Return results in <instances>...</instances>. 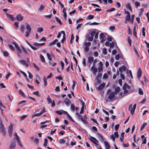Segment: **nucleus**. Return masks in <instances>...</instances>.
Wrapping results in <instances>:
<instances>
[{"label": "nucleus", "mask_w": 149, "mask_h": 149, "mask_svg": "<svg viewBox=\"0 0 149 149\" xmlns=\"http://www.w3.org/2000/svg\"><path fill=\"white\" fill-rule=\"evenodd\" d=\"M0 132L2 133L4 136H5L6 135V128L4 126L2 119L1 118H0Z\"/></svg>", "instance_id": "1"}, {"label": "nucleus", "mask_w": 149, "mask_h": 149, "mask_svg": "<svg viewBox=\"0 0 149 149\" xmlns=\"http://www.w3.org/2000/svg\"><path fill=\"white\" fill-rule=\"evenodd\" d=\"M136 104H134L132 108V104L130 105L129 107L128 110L130 111V113L131 114L133 115L134 113L135 109L136 107Z\"/></svg>", "instance_id": "2"}, {"label": "nucleus", "mask_w": 149, "mask_h": 149, "mask_svg": "<svg viewBox=\"0 0 149 149\" xmlns=\"http://www.w3.org/2000/svg\"><path fill=\"white\" fill-rule=\"evenodd\" d=\"M13 124L12 123H10V125L8 127V134L10 137H11L12 136L13 132Z\"/></svg>", "instance_id": "3"}, {"label": "nucleus", "mask_w": 149, "mask_h": 149, "mask_svg": "<svg viewBox=\"0 0 149 149\" xmlns=\"http://www.w3.org/2000/svg\"><path fill=\"white\" fill-rule=\"evenodd\" d=\"M91 45V43L90 42H85V47H84V49L86 52H88L89 50V46H90Z\"/></svg>", "instance_id": "4"}, {"label": "nucleus", "mask_w": 149, "mask_h": 149, "mask_svg": "<svg viewBox=\"0 0 149 149\" xmlns=\"http://www.w3.org/2000/svg\"><path fill=\"white\" fill-rule=\"evenodd\" d=\"M12 43L15 45V47L18 51V52L21 53L22 52V50L18 45L16 43L13 41L12 42Z\"/></svg>", "instance_id": "5"}, {"label": "nucleus", "mask_w": 149, "mask_h": 149, "mask_svg": "<svg viewBox=\"0 0 149 149\" xmlns=\"http://www.w3.org/2000/svg\"><path fill=\"white\" fill-rule=\"evenodd\" d=\"M115 97V93L114 92H111L109 96H108V98L110 99L111 101H113V99Z\"/></svg>", "instance_id": "6"}, {"label": "nucleus", "mask_w": 149, "mask_h": 149, "mask_svg": "<svg viewBox=\"0 0 149 149\" xmlns=\"http://www.w3.org/2000/svg\"><path fill=\"white\" fill-rule=\"evenodd\" d=\"M142 73V71L141 70V69L140 68H139L138 72H137V77L138 79H139L140 77L141 76V74Z\"/></svg>", "instance_id": "7"}, {"label": "nucleus", "mask_w": 149, "mask_h": 149, "mask_svg": "<svg viewBox=\"0 0 149 149\" xmlns=\"http://www.w3.org/2000/svg\"><path fill=\"white\" fill-rule=\"evenodd\" d=\"M23 17L20 14H18L16 17V19L18 21H21L23 20Z\"/></svg>", "instance_id": "8"}, {"label": "nucleus", "mask_w": 149, "mask_h": 149, "mask_svg": "<svg viewBox=\"0 0 149 149\" xmlns=\"http://www.w3.org/2000/svg\"><path fill=\"white\" fill-rule=\"evenodd\" d=\"M19 62L22 64L25 65V66L27 67H28L29 66V64L26 63V61L25 60H20L19 61Z\"/></svg>", "instance_id": "9"}, {"label": "nucleus", "mask_w": 149, "mask_h": 149, "mask_svg": "<svg viewBox=\"0 0 149 149\" xmlns=\"http://www.w3.org/2000/svg\"><path fill=\"white\" fill-rule=\"evenodd\" d=\"M91 69L92 70H93V73L95 75L97 71V68L95 67V65H93V66L91 67Z\"/></svg>", "instance_id": "10"}, {"label": "nucleus", "mask_w": 149, "mask_h": 149, "mask_svg": "<svg viewBox=\"0 0 149 149\" xmlns=\"http://www.w3.org/2000/svg\"><path fill=\"white\" fill-rule=\"evenodd\" d=\"M105 84L104 83H103L96 88L97 90H102L105 86Z\"/></svg>", "instance_id": "11"}, {"label": "nucleus", "mask_w": 149, "mask_h": 149, "mask_svg": "<svg viewBox=\"0 0 149 149\" xmlns=\"http://www.w3.org/2000/svg\"><path fill=\"white\" fill-rule=\"evenodd\" d=\"M126 67L125 65H123L119 68V71L122 72L123 71H125L126 69Z\"/></svg>", "instance_id": "12"}, {"label": "nucleus", "mask_w": 149, "mask_h": 149, "mask_svg": "<svg viewBox=\"0 0 149 149\" xmlns=\"http://www.w3.org/2000/svg\"><path fill=\"white\" fill-rule=\"evenodd\" d=\"M75 115H76V117L79 120H81V119L83 118L81 115L79 114L78 112H76L75 113Z\"/></svg>", "instance_id": "13"}, {"label": "nucleus", "mask_w": 149, "mask_h": 149, "mask_svg": "<svg viewBox=\"0 0 149 149\" xmlns=\"http://www.w3.org/2000/svg\"><path fill=\"white\" fill-rule=\"evenodd\" d=\"M15 143L16 142L15 141L11 143L9 149H13V148H15L16 146Z\"/></svg>", "instance_id": "14"}, {"label": "nucleus", "mask_w": 149, "mask_h": 149, "mask_svg": "<svg viewBox=\"0 0 149 149\" xmlns=\"http://www.w3.org/2000/svg\"><path fill=\"white\" fill-rule=\"evenodd\" d=\"M64 102L67 106H69L71 103V102L70 100L67 98L65 99Z\"/></svg>", "instance_id": "15"}, {"label": "nucleus", "mask_w": 149, "mask_h": 149, "mask_svg": "<svg viewBox=\"0 0 149 149\" xmlns=\"http://www.w3.org/2000/svg\"><path fill=\"white\" fill-rule=\"evenodd\" d=\"M127 88L128 89H129L131 88V87L129 85L125 83L124 85H123V89H126Z\"/></svg>", "instance_id": "16"}, {"label": "nucleus", "mask_w": 149, "mask_h": 149, "mask_svg": "<svg viewBox=\"0 0 149 149\" xmlns=\"http://www.w3.org/2000/svg\"><path fill=\"white\" fill-rule=\"evenodd\" d=\"M7 17L10 19L12 21H14L15 20V18L12 15L9 14L8 13L6 14Z\"/></svg>", "instance_id": "17"}, {"label": "nucleus", "mask_w": 149, "mask_h": 149, "mask_svg": "<svg viewBox=\"0 0 149 149\" xmlns=\"http://www.w3.org/2000/svg\"><path fill=\"white\" fill-rule=\"evenodd\" d=\"M126 7L131 12L132 11V7L130 6V3H128L126 5Z\"/></svg>", "instance_id": "18"}, {"label": "nucleus", "mask_w": 149, "mask_h": 149, "mask_svg": "<svg viewBox=\"0 0 149 149\" xmlns=\"http://www.w3.org/2000/svg\"><path fill=\"white\" fill-rule=\"evenodd\" d=\"M93 60L94 58L93 57L90 56L88 57V61L89 63H91L93 61Z\"/></svg>", "instance_id": "19"}, {"label": "nucleus", "mask_w": 149, "mask_h": 149, "mask_svg": "<svg viewBox=\"0 0 149 149\" xmlns=\"http://www.w3.org/2000/svg\"><path fill=\"white\" fill-rule=\"evenodd\" d=\"M17 143H18V144L20 146L21 148H22L23 147V145L21 143V142L20 141V139L19 137H17Z\"/></svg>", "instance_id": "20"}, {"label": "nucleus", "mask_w": 149, "mask_h": 149, "mask_svg": "<svg viewBox=\"0 0 149 149\" xmlns=\"http://www.w3.org/2000/svg\"><path fill=\"white\" fill-rule=\"evenodd\" d=\"M95 139V138L94 137H93L92 136H90V138H89V139H90V140L92 142L94 143L95 144L98 145V144L96 143V142H95L94 140Z\"/></svg>", "instance_id": "21"}, {"label": "nucleus", "mask_w": 149, "mask_h": 149, "mask_svg": "<svg viewBox=\"0 0 149 149\" xmlns=\"http://www.w3.org/2000/svg\"><path fill=\"white\" fill-rule=\"evenodd\" d=\"M97 134L100 140H102V141L103 140V137L99 133H97Z\"/></svg>", "instance_id": "22"}, {"label": "nucleus", "mask_w": 149, "mask_h": 149, "mask_svg": "<svg viewBox=\"0 0 149 149\" xmlns=\"http://www.w3.org/2000/svg\"><path fill=\"white\" fill-rule=\"evenodd\" d=\"M58 40L57 39H56L54 40L52 42L50 43L49 44V46H51L52 45L55 44L56 43V42H58Z\"/></svg>", "instance_id": "23"}, {"label": "nucleus", "mask_w": 149, "mask_h": 149, "mask_svg": "<svg viewBox=\"0 0 149 149\" xmlns=\"http://www.w3.org/2000/svg\"><path fill=\"white\" fill-rule=\"evenodd\" d=\"M26 29L28 31H29V32L31 31V28L30 25L29 24H27L26 26Z\"/></svg>", "instance_id": "24"}, {"label": "nucleus", "mask_w": 149, "mask_h": 149, "mask_svg": "<svg viewBox=\"0 0 149 149\" xmlns=\"http://www.w3.org/2000/svg\"><path fill=\"white\" fill-rule=\"evenodd\" d=\"M97 80V81L95 83V86L97 85L98 84L101 83V81L99 79H96Z\"/></svg>", "instance_id": "25"}, {"label": "nucleus", "mask_w": 149, "mask_h": 149, "mask_svg": "<svg viewBox=\"0 0 149 149\" xmlns=\"http://www.w3.org/2000/svg\"><path fill=\"white\" fill-rule=\"evenodd\" d=\"M68 118L72 122H73L75 123H76L75 122V121L73 120V119L70 116L69 114H68L67 116Z\"/></svg>", "instance_id": "26"}, {"label": "nucleus", "mask_w": 149, "mask_h": 149, "mask_svg": "<svg viewBox=\"0 0 149 149\" xmlns=\"http://www.w3.org/2000/svg\"><path fill=\"white\" fill-rule=\"evenodd\" d=\"M56 20V21L60 24H62V22H61V20L59 19V18L56 17H55Z\"/></svg>", "instance_id": "27"}, {"label": "nucleus", "mask_w": 149, "mask_h": 149, "mask_svg": "<svg viewBox=\"0 0 149 149\" xmlns=\"http://www.w3.org/2000/svg\"><path fill=\"white\" fill-rule=\"evenodd\" d=\"M104 144L105 146L106 147V148H110V146L109 145V144L106 141H104Z\"/></svg>", "instance_id": "28"}, {"label": "nucleus", "mask_w": 149, "mask_h": 149, "mask_svg": "<svg viewBox=\"0 0 149 149\" xmlns=\"http://www.w3.org/2000/svg\"><path fill=\"white\" fill-rule=\"evenodd\" d=\"M8 46L9 47L10 49L12 51H14L15 50V49L14 47L11 44H9Z\"/></svg>", "instance_id": "29"}, {"label": "nucleus", "mask_w": 149, "mask_h": 149, "mask_svg": "<svg viewBox=\"0 0 149 149\" xmlns=\"http://www.w3.org/2000/svg\"><path fill=\"white\" fill-rule=\"evenodd\" d=\"M33 94L35 95L38 97H40V95L39 94V91H37L35 92H33L32 93Z\"/></svg>", "instance_id": "30"}, {"label": "nucleus", "mask_w": 149, "mask_h": 149, "mask_svg": "<svg viewBox=\"0 0 149 149\" xmlns=\"http://www.w3.org/2000/svg\"><path fill=\"white\" fill-rule=\"evenodd\" d=\"M47 100L49 104H50L51 102H52V100L50 98L49 95L48 96V97L47 98Z\"/></svg>", "instance_id": "31"}, {"label": "nucleus", "mask_w": 149, "mask_h": 149, "mask_svg": "<svg viewBox=\"0 0 149 149\" xmlns=\"http://www.w3.org/2000/svg\"><path fill=\"white\" fill-rule=\"evenodd\" d=\"M120 91V88L119 87H116L115 88V93H117L118 92Z\"/></svg>", "instance_id": "32"}, {"label": "nucleus", "mask_w": 149, "mask_h": 149, "mask_svg": "<svg viewBox=\"0 0 149 149\" xmlns=\"http://www.w3.org/2000/svg\"><path fill=\"white\" fill-rule=\"evenodd\" d=\"M44 8L45 6L42 5H41L40 8L38 9V10L40 11H42Z\"/></svg>", "instance_id": "33"}, {"label": "nucleus", "mask_w": 149, "mask_h": 149, "mask_svg": "<svg viewBox=\"0 0 149 149\" xmlns=\"http://www.w3.org/2000/svg\"><path fill=\"white\" fill-rule=\"evenodd\" d=\"M102 74L101 73H100L97 74V76L96 77V79H99L101 78L102 77Z\"/></svg>", "instance_id": "34"}, {"label": "nucleus", "mask_w": 149, "mask_h": 149, "mask_svg": "<svg viewBox=\"0 0 149 149\" xmlns=\"http://www.w3.org/2000/svg\"><path fill=\"white\" fill-rule=\"evenodd\" d=\"M139 93L141 95H143V92L142 89L140 88H139Z\"/></svg>", "instance_id": "35"}, {"label": "nucleus", "mask_w": 149, "mask_h": 149, "mask_svg": "<svg viewBox=\"0 0 149 149\" xmlns=\"http://www.w3.org/2000/svg\"><path fill=\"white\" fill-rule=\"evenodd\" d=\"M43 81L44 82V85L45 86H46L47 85V79L46 78V77H44L43 78Z\"/></svg>", "instance_id": "36"}, {"label": "nucleus", "mask_w": 149, "mask_h": 149, "mask_svg": "<svg viewBox=\"0 0 149 149\" xmlns=\"http://www.w3.org/2000/svg\"><path fill=\"white\" fill-rule=\"evenodd\" d=\"M40 58L41 61L42 62H45V58H44V57H43V56L42 54H41L40 55Z\"/></svg>", "instance_id": "37"}, {"label": "nucleus", "mask_w": 149, "mask_h": 149, "mask_svg": "<svg viewBox=\"0 0 149 149\" xmlns=\"http://www.w3.org/2000/svg\"><path fill=\"white\" fill-rule=\"evenodd\" d=\"M3 55L5 57H8V53L7 51L3 52Z\"/></svg>", "instance_id": "38"}, {"label": "nucleus", "mask_w": 149, "mask_h": 149, "mask_svg": "<svg viewBox=\"0 0 149 149\" xmlns=\"http://www.w3.org/2000/svg\"><path fill=\"white\" fill-rule=\"evenodd\" d=\"M94 15H89L88 16V17L87 18V19H93V18L94 17Z\"/></svg>", "instance_id": "39"}, {"label": "nucleus", "mask_w": 149, "mask_h": 149, "mask_svg": "<svg viewBox=\"0 0 149 149\" xmlns=\"http://www.w3.org/2000/svg\"><path fill=\"white\" fill-rule=\"evenodd\" d=\"M44 140L45 142L43 144V146L45 147H46L47 144L48 140L47 139H45Z\"/></svg>", "instance_id": "40"}, {"label": "nucleus", "mask_w": 149, "mask_h": 149, "mask_svg": "<svg viewBox=\"0 0 149 149\" xmlns=\"http://www.w3.org/2000/svg\"><path fill=\"white\" fill-rule=\"evenodd\" d=\"M75 107L74 105L73 104H72L71 105V110L73 111H74L75 110Z\"/></svg>", "instance_id": "41"}, {"label": "nucleus", "mask_w": 149, "mask_h": 149, "mask_svg": "<svg viewBox=\"0 0 149 149\" xmlns=\"http://www.w3.org/2000/svg\"><path fill=\"white\" fill-rule=\"evenodd\" d=\"M81 121L84 124H87L88 123V122L86 120V119L83 118V119H81Z\"/></svg>", "instance_id": "42"}, {"label": "nucleus", "mask_w": 149, "mask_h": 149, "mask_svg": "<svg viewBox=\"0 0 149 149\" xmlns=\"http://www.w3.org/2000/svg\"><path fill=\"white\" fill-rule=\"evenodd\" d=\"M126 20H127V21H129L130 20V15H127L125 18Z\"/></svg>", "instance_id": "43"}, {"label": "nucleus", "mask_w": 149, "mask_h": 149, "mask_svg": "<svg viewBox=\"0 0 149 149\" xmlns=\"http://www.w3.org/2000/svg\"><path fill=\"white\" fill-rule=\"evenodd\" d=\"M42 115V113H40V112L39 113L35 114H33L32 115V117H33L34 116H39Z\"/></svg>", "instance_id": "44"}, {"label": "nucleus", "mask_w": 149, "mask_h": 149, "mask_svg": "<svg viewBox=\"0 0 149 149\" xmlns=\"http://www.w3.org/2000/svg\"><path fill=\"white\" fill-rule=\"evenodd\" d=\"M43 31V29L42 28L39 27L37 29V31L41 33Z\"/></svg>", "instance_id": "45"}, {"label": "nucleus", "mask_w": 149, "mask_h": 149, "mask_svg": "<svg viewBox=\"0 0 149 149\" xmlns=\"http://www.w3.org/2000/svg\"><path fill=\"white\" fill-rule=\"evenodd\" d=\"M19 93H20V94L22 95L23 97H24L25 96V95L24 93L21 90V89H20L19 91Z\"/></svg>", "instance_id": "46"}, {"label": "nucleus", "mask_w": 149, "mask_h": 149, "mask_svg": "<svg viewBox=\"0 0 149 149\" xmlns=\"http://www.w3.org/2000/svg\"><path fill=\"white\" fill-rule=\"evenodd\" d=\"M147 124L146 123H144L143 124L141 127L140 130H141L143 129L144 127L146 126L147 125Z\"/></svg>", "instance_id": "47"}, {"label": "nucleus", "mask_w": 149, "mask_h": 149, "mask_svg": "<svg viewBox=\"0 0 149 149\" xmlns=\"http://www.w3.org/2000/svg\"><path fill=\"white\" fill-rule=\"evenodd\" d=\"M19 24V22H15L14 24V25H15V28L16 29H17L18 27H19V26H18V24Z\"/></svg>", "instance_id": "48"}, {"label": "nucleus", "mask_w": 149, "mask_h": 149, "mask_svg": "<svg viewBox=\"0 0 149 149\" xmlns=\"http://www.w3.org/2000/svg\"><path fill=\"white\" fill-rule=\"evenodd\" d=\"M24 27L23 24H22L20 28V30L22 32H24Z\"/></svg>", "instance_id": "49"}, {"label": "nucleus", "mask_w": 149, "mask_h": 149, "mask_svg": "<svg viewBox=\"0 0 149 149\" xmlns=\"http://www.w3.org/2000/svg\"><path fill=\"white\" fill-rule=\"evenodd\" d=\"M109 29L111 31H113L115 29V26H111L109 27Z\"/></svg>", "instance_id": "50"}, {"label": "nucleus", "mask_w": 149, "mask_h": 149, "mask_svg": "<svg viewBox=\"0 0 149 149\" xmlns=\"http://www.w3.org/2000/svg\"><path fill=\"white\" fill-rule=\"evenodd\" d=\"M74 37L73 34H72L71 35V37L70 41V42L71 43H73L72 40H73L74 39Z\"/></svg>", "instance_id": "51"}, {"label": "nucleus", "mask_w": 149, "mask_h": 149, "mask_svg": "<svg viewBox=\"0 0 149 149\" xmlns=\"http://www.w3.org/2000/svg\"><path fill=\"white\" fill-rule=\"evenodd\" d=\"M115 10V9L114 8H112L110 9H108L107 10V11L108 12H111Z\"/></svg>", "instance_id": "52"}, {"label": "nucleus", "mask_w": 149, "mask_h": 149, "mask_svg": "<svg viewBox=\"0 0 149 149\" xmlns=\"http://www.w3.org/2000/svg\"><path fill=\"white\" fill-rule=\"evenodd\" d=\"M127 41L130 45V46H131L132 40H131L130 39V36H129L128 37V38H127Z\"/></svg>", "instance_id": "53"}, {"label": "nucleus", "mask_w": 149, "mask_h": 149, "mask_svg": "<svg viewBox=\"0 0 149 149\" xmlns=\"http://www.w3.org/2000/svg\"><path fill=\"white\" fill-rule=\"evenodd\" d=\"M47 55L49 60L50 61H52V57L48 53H47Z\"/></svg>", "instance_id": "54"}, {"label": "nucleus", "mask_w": 149, "mask_h": 149, "mask_svg": "<svg viewBox=\"0 0 149 149\" xmlns=\"http://www.w3.org/2000/svg\"><path fill=\"white\" fill-rule=\"evenodd\" d=\"M65 142V140L63 139H61L59 141L60 143H64Z\"/></svg>", "instance_id": "55"}, {"label": "nucleus", "mask_w": 149, "mask_h": 149, "mask_svg": "<svg viewBox=\"0 0 149 149\" xmlns=\"http://www.w3.org/2000/svg\"><path fill=\"white\" fill-rule=\"evenodd\" d=\"M135 6L136 8H137L138 6L140 5V3L138 1H136L135 3Z\"/></svg>", "instance_id": "56"}, {"label": "nucleus", "mask_w": 149, "mask_h": 149, "mask_svg": "<svg viewBox=\"0 0 149 149\" xmlns=\"http://www.w3.org/2000/svg\"><path fill=\"white\" fill-rule=\"evenodd\" d=\"M115 44V43L114 42H112L110 43L109 45L110 47L111 48L113 47Z\"/></svg>", "instance_id": "57"}, {"label": "nucleus", "mask_w": 149, "mask_h": 149, "mask_svg": "<svg viewBox=\"0 0 149 149\" xmlns=\"http://www.w3.org/2000/svg\"><path fill=\"white\" fill-rule=\"evenodd\" d=\"M27 116V115H24L21 116L20 118V119L21 120H24Z\"/></svg>", "instance_id": "58"}, {"label": "nucleus", "mask_w": 149, "mask_h": 149, "mask_svg": "<svg viewBox=\"0 0 149 149\" xmlns=\"http://www.w3.org/2000/svg\"><path fill=\"white\" fill-rule=\"evenodd\" d=\"M120 125L119 124L116 125L115 126V128L116 131H117L118 130Z\"/></svg>", "instance_id": "59"}, {"label": "nucleus", "mask_w": 149, "mask_h": 149, "mask_svg": "<svg viewBox=\"0 0 149 149\" xmlns=\"http://www.w3.org/2000/svg\"><path fill=\"white\" fill-rule=\"evenodd\" d=\"M127 27L128 28V34L130 35H131L132 34V32L130 30V27L129 26H128Z\"/></svg>", "instance_id": "60"}, {"label": "nucleus", "mask_w": 149, "mask_h": 149, "mask_svg": "<svg viewBox=\"0 0 149 149\" xmlns=\"http://www.w3.org/2000/svg\"><path fill=\"white\" fill-rule=\"evenodd\" d=\"M55 112L59 115H61L63 113L62 112L60 111H55Z\"/></svg>", "instance_id": "61"}, {"label": "nucleus", "mask_w": 149, "mask_h": 149, "mask_svg": "<svg viewBox=\"0 0 149 149\" xmlns=\"http://www.w3.org/2000/svg\"><path fill=\"white\" fill-rule=\"evenodd\" d=\"M145 28L144 27H143L142 29V35L143 36H145Z\"/></svg>", "instance_id": "62"}, {"label": "nucleus", "mask_w": 149, "mask_h": 149, "mask_svg": "<svg viewBox=\"0 0 149 149\" xmlns=\"http://www.w3.org/2000/svg\"><path fill=\"white\" fill-rule=\"evenodd\" d=\"M109 76L107 73H105L103 75V79H105L108 77Z\"/></svg>", "instance_id": "63"}, {"label": "nucleus", "mask_w": 149, "mask_h": 149, "mask_svg": "<svg viewBox=\"0 0 149 149\" xmlns=\"http://www.w3.org/2000/svg\"><path fill=\"white\" fill-rule=\"evenodd\" d=\"M100 39H102L103 38H104V37H105V36L103 33H101L100 34Z\"/></svg>", "instance_id": "64"}]
</instances>
